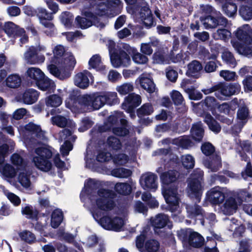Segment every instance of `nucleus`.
I'll return each instance as SVG.
<instances>
[{
  "label": "nucleus",
  "instance_id": "72a5a7b5",
  "mask_svg": "<svg viewBox=\"0 0 252 252\" xmlns=\"http://www.w3.org/2000/svg\"><path fill=\"white\" fill-rule=\"evenodd\" d=\"M26 74L29 78L34 81L36 85L44 79V74L41 69L34 67L29 68Z\"/></svg>",
  "mask_w": 252,
  "mask_h": 252
},
{
  "label": "nucleus",
  "instance_id": "e2e57ef3",
  "mask_svg": "<svg viewBox=\"0 0 252 252\" xmlns=\"http://www.w3.org/2000/svg\"><path fill=\"white\" fill-rule=\"evenodd\" d=\"M182 162L183 166L187 169L192 168L195 164L194 158L190 155H185L182 157Z\"/></svg>",
  "mask_w": 252,
  "mask_h": 252
},
{
  "label": "nucleus",
  "instance_id": "a878e982",
  "mask_svg": "<svg viewBox=\"0 0 252 252\" xmlns=\"http://www.w3.org/2000/svg\"><path fill=\"white\" fill-rule=\"evenodd\" d=\"M141 87L149 93L155 92L156 86L150 74H142L138 78Z\"/></svg>",
  "mask_w": 252,
  "mask_h": 252
},
{
  "label": "nucleus",
  "instance_id": "2f4dec72",
  "mask_svg": "<svg viewBox=\"0 0 252 252\" xmlns=\"http://www.w3.org/2000/svg\"><path fill=\"white\" fill-rule=\"evenodd\" d=\"M52 122L53 125L60 127H66L72 129L75 127V125L72 121L60 115L53 117L52 118Z\"/></svg>",
  "mask_w": 252,
  "mask_h": 252
},
{
  "label": "nucleus",
  "instance_id": "6e6552de",
  "mask_svg": "<svg viewBox=\"0 0 252 252\" xmlns=\"http://www.w3.org/2000/svg\"><path fill=\"white\" fill-rule=\"evenodd\" d=\"M232 191L225 188L216 186L211 188L206 193V200L213 205L220 206L228 195Z\"/></svg>",
  "mask_w": 252,
  "mask_h": 252
},
{
  "label": "nucleus",
  "instance_id": "4d7b16f0",
  "mask_svg": "<svg viewBox=\"0 0 252 252\" xmlns=\"http://www.w3.org/2000/svg\"><path fill=\"white\" fill-rule=\"evenodd\" d=\"M111 174L117 178H126L131 175V171L125 168H118L113 169Z\"/></svg>",
  "mask_w": 252,
  "mask_h": 252
},
{
  "label": "nucleus",
  "instance_id": "09e8293b",
  "mask_svg": "<svg viewBox=\"0 0 252 252\" xmlns=\"http://www.w3.org/2000/svg\"><path fill=\"white\" fill-rule=\"evenodd\" d=\"M3 30L9 36L15 38L18 34V31L19 28L13 23L8 22L4 24L3 26Z\"/></svg>",
  "mask_w": 252,
  "mask_h": 252
},
{
  "label": "nucleus",
  "instance_id": "4468645a",
  "mask_svg": "<svg viewBox=\"0 0 252 252\" xmlns=\"http://www.w3.org/2000/svg\"><path fill=\"white\" fill-rule=\"evenodd\" d=\"M36 14L40 19V23L46 29L44 32L48 35L52 36L56 32V29L54 25L47 20H51L52 18L51 14L49 13L47 10L43 8L39 7L35 11Z\"/></svg>",
  "mask_w": 252,
  "mask_h": 252
},
{
  "label": "nucleus",
  "instance_id": "9d476101",
  "mask_svg": "<svg viewBox=\"0 0 252 252\" xmlns=\"http://www.w3.org/2000/svg\"><path fill=\"white\" fill-rule=\"evenodd\" d=\"M104 98L102 93L92 94L84 95L80 99V102L83 103L85 111L93 109L97 110L105 105Z\"/></svg>",
  "mask_w": 252,
  "mask_h": 252
},
{
  "label": "nucleus",
  "instance_id": "4be33fe9",
  "mask_svg": "<svg viewBox=\"0 0 252 252\" xmlns=\"http://www.w3.org/2000/svg\"><path fill=\"white\" fill-rule=\"evenodd\" d=\"M82 96L76 98L74 95H70L65 100V104L67 108L74 113H79L85 111V106L83 103L80 102V99Z\"/></svg>",
  "mask_w": 252,
  "mask_h": 252
},
{
  "label": "nucleus",
  "instance_id": "f257e3e1",
  "mask_svg": "<svg viewBox=\"0 0 252 252\" xmlns=\"http://www.w3.org/2000/svg\"><path fill=\"white\" fill-rule=\"evenodd\" d=\"M114 194L108 189H100L90 195L85 206L94 219L104 228L116 231H120L125 224V220L118 217L104 214L115 206L113 200Z\"/></svg>",
  "mask_w": 252,
  "mask_h": 252
},
{
  "label": "nucleus",
  "instance_id": "c9c22d12",
  "mask_svg": "<svg viewBox=\"0 0 252 252\" xmlns=\"http://www.w3.org/2000/svg\"><path fill=\"white\" fill-rule=\"evenodd\" d=\"M204 166L211 171L216 172L218 171L221 166L220 158L217 156L211 160L206 159L203 161Z\"/></svg>",
  "mask_w": 252,
  "mask_h": 252
},
{
  "label": "nucleus",
  "instance_id": "774afa93",
  "mask_svg": "<svg viewBox=\"0 0 252 252\" xmlns=\"http://www.w3.org/2000/svg\"><path fill=\"white\" fill-rule=\"evenodd\" d=\"M61 20L62 23L65 26L69 27L71 25L73 17L69 12H64L61 15Z\"/></svg>",
  "mask_w": 252,
  "mask_h": 252
},
{
  "label": "nucleus",
  "instance_id": "7ed1b4c3",
  "mask_svg": "<svg viewBox=\"0 0 252 252\" xmlns=\"http://www.w3.org/2000/svg\"><path fill=\"white\" fill-rule=\"evenodd\" d=\"M54 153V150L49 146L38 147L34 149L32 154V161L39 170L48 172L53 166L52 157Z\"/></svg>",
  "mask_w": 252,
  "mask_h": 252
},
{
  "label": "nucleus",
  "instance_id": "4c0bfd02",
  "mask_svg": "<svg viewBox=\"0 0 252 252\" xmlns=\"http://www.w3.org/2000/svg\"><path fill=\"white\" fill-rule=\"evenodd\" d=\"M36 86L38 88L43 91L53 92L55 89V83L47 77H44V79L39 81Z\"/></svg>",
  "mask_w": 252,
  "mask_h": 252
},
{
  "label": "nucleus",
  "instance_id": "3c124183",
  "mask_svg": "<svg viewBox=\"0 0 252 252\" xmlns=\"http://www.w3.org/2000/svg\"><path fill=\"white\" fill-rule=\"evenodd\" d=\"M11 161L16 166L18 170H23L26 168V163L23 158L18 154H14L11 157Z\"/></svg>",
  "mask_w": 252,
  "mask_h": 252
},
{
  "label": "nucleus",
  "instance_id": "0eeeda50",
  "mask_svg": "<svg viewBox=\"0 0 252 252\" xmlns=\"http://www.w3.org/2000/svg\"><path fill=\"white\" fill-rule=\"evenodd\" d=\"M240 85L238 84H219L212 88L202 90L206 94L215 92L216 96L220 99H224L225 97L234 94L239 91Z\"/></svg>",
  "mask_w": 252,
  "mask_h": 252
},
{
  "label": "nucleus",
  "instance_id": "7c9ffc66",
  "mask_svg": "<svg viewBox=\"0 0 252 252\" xmlns=\"http://www.w3.org/2000/svg\"><path fill=\"white\" fill-rule=\"evenodd\" d=\"M250 27L248 25H245L239 28L235 32V35L240 41H243L245 44L250 43L252 39L249 35Z\"/></svg>",
  "mask_w": 252,
  "mask_h": 252
},
{
  "label": "nucleus",
  "instance_id": "2eb2a0df",
  "mask_svg": "<svg viewBox=\"0 0 252 252\" xmlns=\"http://www.w3.org/2000/svg\"><path fill=\"white\" fill-rule=\"evenodd\" d=\"M189 235V243L193 247H200L204 242L203 238L197 232H192L191 230H181L178 231L179 238L183 241L187 240V236Z\"/></svg>",
  "mask_w": 252,
  "mask_h": 252
},
{
  "label": "nucleus",
  "instance_id": "b1692460",
  "mask_svg": "<svg viewBox=\"0 0 252 252\" xmlns=\"http://www.w3.org/2000/svg\"><path fill=\"white\" fill-rule=\"evenodd\" d=\"M46 48L43 45H38L36 47H30L24 54V58L27 63L29 64H35V60L34 59L35 56L40 53L45 52Z\"/></svg>",
  "mask_w": 252,
  "mask_h": 252
},
{
  "label": "nucleus",
  "instance_id": "a19ab883",
  "mask_svg": "<svg viewBox=\"0 0 252 252\" xmlns=\"http://www.w3.org/2000/svg\"><path fill=\"white\" fill-rule=\"evenodd\" d=\"M21 212L27 218L32 220H37L38 212L32 206L26 205L22 208Z\"/></svg>",
  "mask_w": 252,
  "mask_h": 252
},
{
  "label": "nucleus",
  "instance_id": "a18cd8bd",
  "mask_svg": "<svg viewBox=\"0 0 252 252\" xmlns=\"http://www.w3.org/2000/svg\"><path fill=\"white\" fill-rule=\"evenodd\" d=\"M63 219V215L62 211L59 209H55L52 213L51 225L53 228L58 227Z\"/></svg>",
  "mask_w": 252,
  "mask_h": 252
},
{
  "label": "nucleus",
  "instance_id": "f3484780",
  "mask_svg": "<svg viewBox=\"0 0 252 252\" xmlns=\"http://www.w3.org/2000/svg\"><path fill=\"white\" fill-rule=\"evenodd\" d=\"M140 184L144 189L155 191L158 188V177L154 173H146L141 176Z\"/></svg>",
  "mask_w": 252,
  "mask_h": 252
},
{
  "label": "nucleus",
  "instance_id": "8fccbe9b",
  "mask_svg": "<svg viewBox=\"0 0 252 252\" xmlns=\"http://www.w3.org/2000/svg\"><path fill=\"white\" fill-rule=\"evenodd\" d=\"M111 11L112 7H110L108 5L103 3L96 6L95 13L96 15L99 16L106 15L109 17H113L117 14V13L113 14Z\"/></svg>",
  "mask_w": 252,
  "mask_h": 252
},
{
  "label": "nucleus",
  "instance_id": "5701e85b",
  "mask_svg": "<svg viewBox=\"0 0 252 252\" xmlns=\"http://www.w3.org/2000/svg\"><path fill=\"white\" fill-rule=\"evenodd\" d=\"M90 80H93L92 74L87 70L77 74L74 78V83L77 87L85 89L87 88L90 83Z\"/></svg>",
  "mask_w": 252,
  "mask_h": 252
},
{
  "label": "nucleus",
  "instance_id": "13d9d810",
  "mask_svg": "<svg viewBox=\"0 0 252 252\" xmlns=\"http://www.w3.org/2000/svg\"><path fill=\"white\" fill-rule=\"evenodd\" d=\"M63 102L61 97L57 94L49 96L46 99V103L47 106L51 107H58Z\"/></svg>",
  "mask_w": 252,
  "mask_h": 252
},
{
  "label": "nucleus",
  "instance_id": "6ab92c4d",
  "mask_svg": "<svg viewBox=\"0 0 252 252\" xmlns=\"http://www.w3.org/2000/svg\"><path fill=\"white\" fill-rule=\"evenodd\" d=\"M239 205L235 198L232 196V193L228 195L224 202L220 204V211L224 215H231L236 212Z\"/></svg>",
  "mask_w": 252,
  "mask_h": 252
},
{
  "label": "nucleus",
  "instance_id": "79ce46f5",
  "mask_svg": "<svg viewBox=\"0 0 252 252\" xmlns=\"http://www.w3.org/2000/svg\"><path fill=\"white\" fill-rule=\"evenodd\" d=\"M89 68H94L97 70H103L105 69L101 62V57L99 55L93 56L89 61Z\"/></svg>",
  "mask_w": 252,
  "mask_h": 252
},
{
  "label": "nucleus",
  "instance_id": "603ef678",
  "mask_svg": "<svg viewBox=\"0 0 252 252\" xmlns=\"http://www.w3.org/2000/svg\"><path fill=\"white\" fill-rule=\"evenodd\" d=\"M187 213L190 218L199 215H203V211L198 205L195 204L187 205L186 206Z\"/></svg>",
  "mask_w": 252,
  "mask_h": 252
},
{
  "label": "nucleus",
  "instance_id": "473e14b6",
  "mask_svg": "<svg viewBox=\"0 0 252 252\" xmlns=\"http://www.w3.org/2000/svg\"><path fill=\"white\" fill-rule=\"evenodd\" d=\"M39 94L35 90L30 89L27 90L23 94V102L27 104H32L38 99Z\"/></svg>",
  "mask_w": 252,
  "mask_h": 252
},
{
  "label": "nucleus",
  "instance_id": "052dcab7",
  "mask_svg": "<svg viewBox=\"0 0 252 252\" xmlns=\"http://www.w3.org/2000/svg\"><path fill=\"white\" fill-rule=\"evenodd\" d=\"M222 59L227 64L232 67L236 65V62L233 57V55L228 51H224L222 54Z\"/></svg>",
  "mask_w": 252,
  "mask_h": 252
},
{
  "label": "nucleus",
  "instance_id": "39448f33",
  "mask_svg": "<svg viewBox=\"0 0 252 252\" xmlns=\"http://www.w3.org/2000/svg\"><path fill=\"white\" fill-rule=\"evenodd\" d=\"M76 63V59L72 53L66 52L63 58L62 64H50L48 66V69L55 77L63 80L70 77L71 71L73 69Z\"/></svg>",
  "mask_w": 252,
  "mask_h": 252
},
{
  "label": "nucleus",
  "instance_id": "bb28decb",
  "mask_svg": "<svg viewBox=\"0 0 252 252\" xmlns=\"http://www.w3.org/2000/svg\"><path fill=\"white\" fill-rule=\"evenodd\" d=\"M162 145L172 143L183 149H187L191 146V141L188 136H181L177 138L170 139L166 138L161 141Z\"/></svg>",
  "mask_w": 252,
  "mask_h": 252
},
{
  "label": "nucleus",
  "instance_id": "0e129e2a",
  "mask_svg": "<svg viewBox=\"0 0 252 252\" xmlns=\"http://www.w3.org/2000/svg\"><path fill=\"white\" fill-rule=\"evenodd\" d=\"M240 14L245 20H249L252 18V8L244 5L240 9Z\"/></svg>",
  "mask_w": 252,
  "mask_h": 252
},
{
  "label": "nucleus",
  "instance_id": "aec40b11",
  "mask_svg": "<svg viewBox=\"0 0 252 252\" xmlns=\"http://www.w3.org/2000/svg\"><path fill=\"white\" fill-rule=\"evenodd\" d=\"M201 22L206 29L215 28L218 25L225 26L227 23L226 19L221 16L220 12L207 16Z\"/></svg>",
  "mask_w": 252,
  "mask_h": 252
},
{
  "label": "nucleus",
  "instance_id": "ddd939ff",
  "mask_svg": "<svg viewBox=\"0 0 252 252\" xmlns=\"http://www.w3.org/2000/svg\"><path fill=\"white\" fill-rule=\"evenodd\" d=\"M126 2L129 5H132L137 2L138 5L141 7L140 16L144 23L148 26L153 24V19L152 13L149 8L147 3L144 0H125Z\"/></svg>",
  "mask_w": 252,
  "mask_h": 252
},
{
  "label": "nucleus",
  "instance_id": "393cba45",
  "mask_svg": "<svg viewBox=\"0 0 252 252\" xmlns=\"http://www.w3.org/2000/svg\"><path fill=\"white\" fill-rule=\"evenodd\" d=\"M33 176H32L30 172L26 171V168L20 170L18 180L21 186L26 189H31L33 188Z\"/></svg>",
  "mask_w": 252,
  "mask_h": 252
},
{
  "label": "nucleus",
  "instance_id": "680f3d73",
  "mask_svg": "<svg viewBox=\"0 0 252 252\" xmlns=\"http://www.w3.org/2000/svg\"><path fill=\"white\" fill-rule=\"evenodd\" d=\"M213 36L216 39L225 40L231 36V32L225 29H220L214 32Z\"/></svg>",
  "mask_w": 252,
  "mask_h": 252
},
{
  "label": "nucleus",
  "instance_id": "5fc2aeb1",
  "mask_svg": "<svg viewBox=\"0 0 252 252\" xmlns=\"http://www.w3.org/2000/svg\"><path fill=\"white\" fill-rule=\"evenodd\" d=\"M141 198L151 208H156L158 206V202L150 193L144 192L142 195Z\"/></svg>",
  "mask_w": 252,
  "mask_h": 252
},
{
  "label": "nucleus",
  "instance_id": "c85d7f7f",
  "mask_svg": "<svg viewBox=\"0 0 252 252\" xmlns=\"http://www.w3.org/2000/svg\"><path fill=\"white\" fill-rule=\"evenodd\" d=\"M125 49L128 54L132 56V60L137 64H144L148 62V58L141 53L137 52L136 50L128 45H126Z\"/></svg>",
  "mask_w": 252,
  "mask_h": 252
},
{
  "label": "nucleus",
  "instance_id": "ea45409f",
  "mask_svg": "<svg viewBox=\"0 0 252 252\" xmlns=\"http://www.w3.org/2000/svg\"><path fill=\"white\" fill-rule=\"evenodd\" d=\"M192 138L196 141H200L202 140L204 135V129L201 122L194 124L191 130Z\"/></svg>",
  "mask_w": 252,
  "mask_h": 252
},
{
  "label": "nucleus",
  "instance_id": "69168bd1",
  "mask_svg": "<svg viewBox=\"0 0 252 252\" xmlns=\"http://www.w3.org/2000/svg\"><path fill=\"white\" fill-rule=\"evenodd\" d=\"M170 96L175 105H182L184 99L182 94L178 91L173 90L170 94Z\"/></svg>",
  "mask_w": 252,
  "mask_h": 252
},
{
  "label": "nucleus",
  "instance_id": "e433bc0d",
  "mask_svg": "<svg viewBox=\"0 0 252 252\" xmlns=\"http://www.w3.org/2000/svg\"><path fill=\"white\" fill-rule=\"evenodd\" d=\"M22 79L17 74H12L8 76L5 80L6 86L11 89H16L19 87L21 84Z\"/></svg>",
  "mask_w": 252,
  "mask_h": 252
},
{
  "label": "nucleus",
  "instance_id": "dca6fc26",
  "mask_svg": "<svg viewBox=\"0 0 252 252\" xmlns=\"http://www.w3.org/2000/svg\"><path fill=\"white\" fill-rule=\"evenodd\" d=\"M145 239L144 234H142L136 238V246L141 252L145 251L146 252H157L159 248L158 241L154 239L147 240L143 248L144 241Z\"/></svg>",
  "mask_w": 252,
  "mask_h": 252
},
{
  "label": "nucleus",
  "instance_id": "412c9836",
  "mask_svg": "<svg viewBox=\"0 0 252 252\" xmlns=\"http://www.w3.org/2000/svg\"><path fill=\"white\" fill-rule=\"evenodd\" d=\"M110 59L113 66L116 68L127 66L131 62L129 55L124 51H121L119 53L111 54Z\"/></svg>",
  "mask_w": 252,
  "mask_h": 252
},
{
  "label": "nucleus",
  "instance_id": "49530a36",
  "mask_svg": "<svg viewBox=\"0 0 252 252\" xmlns=\"http://www.w3.org/2000/svg\"><path fill=\"white\" fill-rule=\"evenodd\" d=\"M242 152H240L239 154L242 159L247 161L248 157L247 154H251L252 156V145L248 141H245L241 143Z\"/></svg>",
  "mask_w": 252,
  "mask_h": 252
},
{
  "label": "nucleus",
  "instance_id": "f8f14e48",
  "mask_svg": "<svg viewBox=\"0 0 252 252\" xmlns=\"http://www.w3.org/2000/svg\"><path fill=\"white\" fill-rule=\"evenodd\" d=\"M8 150V148L6 144L0 146V173L4 177L12 179L16 176L17 171L10 164H4V158Z\"/></svg>",
  "mask_w": 252,
  "mask_h": 252
},
{
  "label": "nucleus",
  "instance_id": "cd10ccee",
  "mask_svg": "<svg viewBox=\"0 0 252 252\" xmlns=\"http://www.w3.org/2000/svg\"><path fill=\"white\" fill-rule=\"evenodd\" d=\"M93 10L92 9L91 11ZM85 17L77 16L76 18V22L78 26L81 29H87L91 27L93 24L94 13L90 11L84 12Z\"/></svg>",
  "mask_w": 252,
  "mask_h": 252
},
{
  "label": "nucleus",
  "instance_id": "423d86ee",
  "mask_svg": "<svg viewBox=\"0 0 252 252\" xmlns=\"http://www.w3.org/2000/svg\"><path fill=\"white\" fill-rule=\"evenodd\" d=\"M203 175V171L197 169L190 175L188 180V193L190 197L195 198L199 202L203 191L202 180Z\"/></svg>",
  "mask_w": 252,
  "mask_h": 252
},
{
  "label": "nucleus",
  "instance_id": "bf43d9fd",
  "mask_svg": "<svg viewBox=\"0 0 252 252\" xmlns=\"http://www.w3.org/2000/svg\"><path fill=\"white\" fill-rule=\"evenodd\" d=\"M133 87L130 83H125L117 86L116 90L121 95H126L132 91Z\"/></svg>",
  "mask_w": 252,
  "mask_h": 252
},
{
  "label": "nucleus",
  "instance_id": "de8ad7c7",
  "mask_svg": "<svg viewBox=\"0 0 252 252\" xmlns=\"http://www.w3.org/2000/svg\"><path fill=\"white\" fill-rule=\"evenodd\" d=\"M153 63L158 64L168 63L169 57L163 51H158L156 52L153 56Z\"/></svg>",
  "mask_w": 252,
  "mask_h": 252
},
{
  "label": "nucleus",
  "instance_id": "338daca9",
  "mask_svg": "<svg viewBox=\"0 0 252 252\" xmlns=\"http://www.w3.org/2000/svg\"><path fill=\"white\" fill-rule=\"evenodd\" d=\"M153 111L152 106L150 103H146L138 110L137 114L139 117H141L143 115H150Z\"/></svg>",
  "mask_w": 252,
  "mask_h": 252
},
{
  "label": "nucleus",
  "instance_id": "20e7f679",
  "mask_svg": "<svg viewBox=\"0 0 252 252\" xmlns=\"http://www.w3.org/2000/svg\"><path fill=\"white\" fill-rule=\"evenodd\" d=\"M217 106L215 98L213 97L208 96L204 102L199 103L194 107L196 113L204 118V122L208 125L210 130L215 133L220 132L221 127L211 115L206 112V111H211L213 114L215 115L214 110Z\"/></svg>",
  "mask_w": 252,
  "mask_h": 252
},
{
  "label": "nucleus",
  "instance_id": "9b49d317",
  "mask_svg": "<svg viewBox=\"0 0 252 252\" xmlns=\"http://www.w3.org/2000/svg\"><path fill=\"white\" fill-rule=\"evenodd\" d=\"M69 127L63 129L58 134V139L60 141H64V144L61 147V152L63 156H66L72 150L73 145L72 142L75 141L76 137L72 135L75 127L73 129Z\"/></svg>",
  "mask_w": 252,
  "mask_h": 252
},
{
  "label": "nucleus",
  "instance_id": "f03ea898",
  "mask_svg": "<svg viewBox=\"0 0 252 252\" xmlns=\"http://www.w3.org/2000/svg\"><path fill=\"white\" fill-rule=\"evenodd\" d=\"M178 173L175 171L169 170L160 175L162 184V194L164 196L169 210L172 213V217L176 221H181L182 217L180 215L181 209L180 206V197L176 187L171 186L177 179Z\"/></svg>",
  "mask_w": 252,
  "mask_h": 252
},
{
  "label": "nucleus",
  "instance_id": "37998d69",
  "mask_svg": "<svg viewBox=\"0 0 252 252\" xmlns=\"http://www.w3.org/2000/svg\"><path fill=\"white\" fill-rule=\"evenodd\" d=\"M104 98L105 104L114 105L119 103V99L117 94L113 92H106L102 93Z\"/></svg>",
  "mask_w": 252,
  "mask_h": 252
},
{
  "label": "nucleus",
  "instance_id": "6e6d98bb",
  "mask_svg": "<svg viewBox=\"0 0 252 252\" xmlns=\"http://www.w3.org/2000/svg\"><path fill=\"white\" fill-rule=\"evenodd\" d=\"M132 187L128 183H119L115 185V190L122 194H128L131 191Z\"/></svg>",
  "mask_w": 252,
  "mask_h": 252
},
{
  "label": "nucleus",
  "instance_id": "c756f323",
  "mask_svg": "<svg viewBox=\"0 0 252 252\" xmlns=\"http://www.w3.org/2000/svg\"><path fill=\"white\" fill-rule=\"evenodd\" d=\"M54 56L50 61V64H60L63 63V58L65 52L64 47L61 45H57L53 50Z\"/></svg>",
  "mask_w": 252,
  "mask_h": 252
},
{
  "label": "nucleus",
  "instance_id": "864d4df0",
  "mask_svg": "<svg viewBox=\"0 0 252 252\" xmlns=\"http://www.w3.org/2000/svg\"><path fill=\"white\" fill-rule=\"evenodd\" d=\"M21 239L29 244L34 243L36 241L35 235L32 232L25 230L19 233Z\"/></svg>",
  "mask_w": 252,
  "mask_h": 252
},
{
  "label": "nucleus",
  "instance_id": "f704fd0d",
  "mask_svg": "<svg viewBox=\"0 0 252 252\" xmlns=\"http://www.w3.org/2000/svg\"><path fill=\"white\" fill-rule=\"evenodd\" d=\"M168 218L164 214H158L151 219L152 225L155 229L164 227L168 221Z\"/></svg>",
  "mask_w": 252,
  "mask_h": 252
},
{
  "label": "nucleus",
  "instance_id": "c03bdc74",
  "mask_svg": "<svg viewBox=\"0 0 252 252\" xmlns=\"http://www.w3.org/2000/svg\"><path fill=\"white\" fill-rule=\"evenodd\" d=\"M202 69L201 63L197 61H193L188 65L187 74L189 76L197 77Z\"/></svg>",
  "mask_w": 252,
  "mask_h": 252
},
{
  "label": "nucleus",
  "instance_id": "1a4fd4ad",
  "mask_svg": "<svg viewBox=\"0 0 252 252\" xmlns=\"http://www.w3.org/2000/svg\"><path fill=\"white\" fill-rule=\"evenodd\" d=\"M19 131L20 135L23 137L25 143L26 144H30L28 138H26V136L28 135L31 134L32 137L34 136L36 137V139L32 138V140H30V142L33 144L39 143V140H42L45 137L44 131L42 130L40 126L36 125L32 123H29L25 126L23 129L21 128L19 129Z\"/></svg>",
  "mask_w": 252,
  "mask_h": 252
},
{
  "label": "nucleus",
  "instance_id": "58836bf2",
  "mask_svg": "<svg viewBox=\"0 0 252 252\" xmlns=\"http://www.w3.org/2000/svg\"><path fill=\"white\" fill-rule=\"evenodd\" d=\"M249 116L248 109L246 107H243L239 109L237 113V118L239 120V126L235 131L236 133L240 131L241 128L247 122Z\"/></svg>",
  "mask_w": 252,
  "mask_h": 252
},
{
  "label": "nucleus",
  "instance_id": "a211bd4d",
  "mask_svg": "<svg viewBox=\"0 0 252 252\" xmlns=\"http://www.w3.org/2000/svg\"><path fill=\"white\" fill-rule=\"evenodd\" d=\"M141 103V98L139 95L131 94L126 97L125 102L122 104V108L130 114L131 118H134L135 115L133 109Z\"/></svg>",
  "mask_w": 252,
  "mask_h": 252
}]
</instances>
